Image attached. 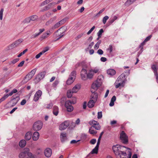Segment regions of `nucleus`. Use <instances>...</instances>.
<instances>
[{"label": "nucleus", "instance_id": "nucleus-1", "mask_svg": "<svg viewBox=\"0 0 158 158\" xmlns=\"http://www.w3.org/2000/svg\"><path fill=\"white\" fill-rule=\"evenodd\" d=\"M75 101H71L70 100L66 101L65 103V106L67 110V111L69 112L72 111L73 110V107L72 106V104H75Z\"/></svg>", "mask_w": 158, "mask_h": 158}, {"label": "nucleus", "instance_id": "nucleus-2", "mask_svg": "<svg viewBox=\"0 0 158 158\" xmlns=\"http://www.w3.org/2000/svg\"><path fill=\"white\" fill-rule=\"evenodd\" d=\"M43 123L41 121H38L35 122L33 126V129L35 131H39L42 128Z\"/></svg>", "mask_w": 158, "mask_h": 158}, {"label": "nucleus", "instance_id": "nucleus-3", "mask_svg": "<svg viewBox=\"0 0 158 158\" xmlns=\"http://www.w3.org/2000/svg\"><path fill=\"white\" fill-rule=\"evenodd\" d=\"M120 139L122 142L125 144H127L128 142V137L126 134L123 131L120 134Z\"/></svg>", "mask_w": 158, "mask_h": 158}, {"label": "nucleus", "instance_id": "nucleus-4", "mask_svg": "<svg viewBox=\"0 0 158 158\" xmlns=\"http://www.w3.org/2000/svg\"><path fill=\"white\" fill-rule=\"evenodd\" d=\"M89 123L90 125H92L91 127H93L97 130H99L101 129V126L99 123L94 120H92L89 121Z\"/></svg>", "mask_w": 158, "mask_h": 158}, {"label": "nucleus", "instance_id": "nucleus-5", "mask_svg": "<svg viewBox=\"0 0 158 158\" xmlns=\"http://www.w3.org/2000/svg\"><path fill=\"white\" fill-rule=\"evenodd\" d=\"M46 74L45 71L42 72L37 75L35 79L36 83H38L41 80L43 79Z\"/></svg>", "mask_w": 158, "mask_h": 158}, {"label": "nucleus", "instance_id": "nucleus-6", "mask_svg": "<svg viewBox=\"0 0 158 158\" xmlns=\"http://www.w3.org/2000/svg\"><path fill=\"white\" fill-rule=\"evenodd\" d=\"M121 147H125L124 146H121L119 145H116L113 146L112 149L114 153L116 155H119V152L120 151V149H121Z\"/></svg>", "mask_w": 158, "mask_h": 158}, {"label": "nucleus", "instance_id": "nucleus-7", "mask_svg": "<svg viewBox=\"0 0 158 158\" xmlns=\"http://www.w3.org/2000/svg\"><path fill=\"white\" fill-rule=\"evenodd\" d=\"M69 125V123L68 121H65L62 123L60 126L59 129L63 130L66 129Z\"/></svg>", "mask_w": 158, "mask_h": 158}, {"label": "nucleus", "instance_id": "nucleus-8", "mask_svg": "<svg viewBox=\"0 0 158 158\" xmlns=\"http://www.w3.org/2000/svg\"><path fill=\"white\" fill-rule=\"evenodd\" d=\"M151 68L153 70L154 75L156 77V81L158 82V74L156 65L155 64L152 65L151 66Z\"/></svg>", "mask_w": 158, "mask_h": 158}, {"label": "nucleus", "instance_id": "nucleus-9", "mask_svg": "<svg viewBox=\"0 0 158 158\" xmlns=\"http://www.w3.org/2000/svg\"><path fill=\"white\" fill-rule=\"evenodd\" d=\"M102 78L103 79V76L102 75H101L99 76L97 80L95 81L94 82L95 84L97 85V86L99 87H100L102 85Z\"/></svg>", "mask_w": 158, "mask_h": 158}, {"label": "nucleus", "instance_id": "nucleus-10", "mask_svg": "<svg viewBox=\"0 0 158 158\" xmlns=\"http://www.w3.org/2000/svg\"><path fill=\"white\" fill-rule=\"evenodd\" d=\"M65 19H64L61 20L60 21L56 24L53 26L52 27V29H55L59 27L61 25L63 24L64 23L65 21Z\"/></svg>", "mask_w": 158, "mask_h": 158}, {"label": "nucleus", "instance_id": "nucleus-11", "mask_svg": "<svg viewBox=\"0 0 158 158\" xmlns=\"http://www.w3.org/2000/svg\"><path fill=\"white\" fill-rule=\"evenodd\" d=\"M42 94V92L41 90H39L34 95L33 99L34 100L35 102L37 101L38 100L39 98L41 96Z\"/></svg>", "mask_w": 158, "mask_h": 158}, {"label": "nucleus", "instance_id": "nucleus-12", "mask_svg": "<svg viewBox=\"0 0 158 158\" xmlns=\"http://www.w3.org/2000/svg\"><path fill=\"white\" fill-rule=\"evenodd\" d=\"M44 153L45 156L46 157H50L52 154V151L51 149L49 148H46L44 150Z\"/></svg>", "mask_w": 158, "mask_h": 158}, {"label": "nucleus", "instance_id": "nucleus-13", "mask_svg": "<svg viewBox=\"0 0 158 158\" xmlns=\"http://www.w3.org/2000/svg\"><path fill=\"white\" fill-rule=\"evenodd\" d=\"M152 37V35H150L149 36L147 37L146 38V39H145L140 44L139 46V48H141V49H143V45L145 44V43L149 41L150 39Z\"/></svg>", "mask_w": 158, "mask_h": 158}, {"label": "nucleus", "instance_id": "nucleus-14", "mask_svg": "<svg viewBox=\"0 0 158 158\" xmlns=\"http://www.w3.org/2000/svg\"><path fill=\"white\" fill-rule=\"evenodd\" d=\"M126 75L124 73H122L117 78L116 81H125Z\"/></svg>", "mask_w": 158, "mask_h": 158}, {"label": "nucleus", "instance_id": "nucleus-15", "mask_svg": "<svg viewBox=\"0 0 158 158\" xmlns=\"http://www.w3.org/2000/svg\"><path fill=\"white\" fill-rule=\"evenodd\" d=\"M50 31H48L46 33L43 34L40 38V40H43L45 39L48 37L50 35Z\"/></svg>", "mask_w": 158, "mask_h": 158}, {"label": "nucleus", "instance_id": "nucleus-16", "mask_svg": "<svg viewBox=\"0 0 158 158\" xmlns=\"http://www.w3.org/2000/svg\"><path fill=\"white\" fill-rule=\"evenodd\" d=\"M12 98L11 100L13 101L14 103H13L12 106H15L18 102L19 100V96H16L14 97V96H13L12 97Z\"/></svg>", "mask_w": 158, "mask_h": 158}, {"label": "nucleus", "instance_id": "nucleus-17", "mask_svg": "<svg viewBox=\"0 0 158 158\" xmlns=\"http://www.w3.org/2000/svg\"><path fill=\"white\" fill-rule=\"evenodd\" d=\"M92 94L91 95V100L96 102L98 98V94L97 93H92Z\"/></svg>", "mask_w": 158, "mask_h": 158}, {"label": "nucleus", "instance_id": "nucleus-18", "mask_svg": "<svg viewBox=\"0 0 158 158\" xmlns=\"http://www.w3.org/2000/svg\"><path fill=\"white\" fill-rule=\"evenodd\" d=\"M40 134L37 131L34 132L32 136V139L33 140H37L39 137Z\"/></svg>", "mask_w": 158, "mask_h": 158}, {"label": "nucleus", "instance_id": "nucleus-19", "mask_svg": "<svg viewBox=\"0 0 158 158\" xmlns=\"http://www.w3.org/2000/svg\"><path fill=\"white\" fill-rule=\"evenodd\" d=\"M98 86H97V85L95 84L94 82L93 83L91 86V91L92 93H94L98 89Z\"/></svg>", "mask_w": 158, "mask_h": 158}, {"label": "nucleus", "instance_id": "nucleus-20", "mask_svg": "<svg viewBox=\"0 0 158 158\" xmlns=\"http://www.w3.org/2000/svg\"><path fill=\"white\" fill-rule=\"evenodd\" d=\"M56 3L55 2H52L48 4L47 6H46L44 8V10H47L50 9L51 7H52L54 5L56 4Z\"/></svg>", "mask_w": 158, "mask_h": 158}, {"label": "nucleus", "instance_id": "nucleus-21", "mask_svg": "<svg viewBox=\"0 0 158 158\" xmlns=\"http://www.w3.org/2000/svg\"><path fill=\"white\" fill-rule=\"evenodd\" d=\"M81 88V85H76L73 88L72 90V92L76 93Z\"/></svg>", "mask_w": 158, "mask_h": 158}, {"label": "nucleus", "instance_id": "nucleus-22", "mask_svg": "<svg viewBox=\"0 0 158 158\" xmlns=\"http://www.w3.org/2000/svg\"><path fill=\"white\" fill-rule=\"evenodd\" d=\"M59 113V109L58 106H54L53 107V114L55 115H57Z\"/></svg>", "mask_w": 158, "mask_h": 158}, {"label": "nucleus", "instance_id": "nucleus-23", "mask_svg": "<svg viewBox=\"0 0 158 158\" xmlns=\"http://www.w3.org/2000/svg\"><path fill=\"white\" fill-rule=\"evenodd\" d=\"M32 134L31 132H28L25 134V139L27 140H29L31 138Z\"/></svg>", "mask_w": 158, "mask_h": 158}, {"label": "nucleus", "instance_id": "nucleus-24", "mask_svg": "<svg viewBox=\"0 0 158 158\" xmlns=\"http://www.w3.org/2000/svg\"><path fill=\"white\" fill-rule=\"evenodd\" d=\"M96 102L93 101V100H90L88 102L87 105L88 107L89 108H91L94 107Z\"/></svg>", "mask_w": 158, "mask_h": 158}, {"label": "nucleus", "instance_id": "nucleus-25", "mask_svg": "<svg viewBox=\"0 0 158 158\" xmlns=\"http://www.w3.org/2000/svg\"><path fill=\"white\" fill-rule=\"evenodd\" d=\"M99 145L97 144L96 147L94 149H93L92 150V151L90 153L91 154H97L98 152Z\"/></svg>", "mask_w": 158, "mask_h": 158}, {"label": "nucleus", "instance_id": "nucleus-26", "mask_svg": "<svg viewBox=\"0 0 158 158\" xmlns=\"http://www.w3.org/2000/svg\"><path fill=\"white\" fill-rule=\"evenodd\" d=\"M107 74L111 76H113L116 73V72L115 70L113 69H109L107 70Z\"/></svg>", "mask_w": 158, "mask_h": 158}, {"label": "nucleus", "instance_id": "nucleus-27", "mask_svg": "<svg viewBox=\"0 0 158 158\" xmlns=\"http://www.w3.org/2000/svg\"><path fill=\"white\" fill-rule=\"evenodd\" d=\"M26 144V142L25 140H21L19 142V146L21 148H23L25 146Z\"/></svg>", "mask_w": 158, "mask_h": 158}, {"label": "nucleus", "instance_id": "nucleus-28", "mask_svg": "<svg viewBox=\"0 0 158 158\" xmlns=\"http://www.w3.org/2000/svg\"><path fill=\"white\" fill-rule=\"evenodd\" d=\"M120 82L117 84L115 85V88H117L120 86L123 87L125 83V81H118Z\"/></svg>", "mask_w": 158, "mask_h": 158}, {"label": "nucleus", "instance_id": "nucleus-29", "mask_svg": "<svg viewBox=\"0 0 158 158\" xmlns=\"http://www.w3.org/2000/svg\"><path fill=\"white\" fill-rule=\"evenodd\" d=\"M30 17L31 19V20L32 21H35L38 18V16L36 15H34L30 16Z\"/></svg>", "mask_w": 158, "mask_h": 158}, {"label": "nucleus", "instance_id": "nucleus-30", "mask_svg": "<svg viewBox=\"0 0 158 158\" xmlns=\"http://www.w3.org/2000/svg\"><path fill=\"white\" fill-rule=\"evenodd\" d=\"M92 127H90L89 130V132L91 134L93 135H96L97 132V131H95L94 130L92 129Z\"/></svg>", "mask_w": 158, "mask_h": 158}, {"label": "nucleus", "instance_id": "nucleus-31", "mask_svg": "<svg viewBox=\"0 0 158 158\" xmlns=\"http://www.w3.org/2000/svg\"><path fill=\"white\" fill-rule=\"evenodd\" d=\"M94 75V74L92 73V71H91L90 70H89V73L87 74V78L89 79H91L93 77Z\"/></svg>", "mask_w": 158, "mask_h": 158}, {"label": "nucleus", "instance_id": "nucleus-32", "mask_svg": "<svg viewBox=\"0 0 158 158\" xmlns=\"http://www.w3.org/2000/svg\"><path fill=\"white\" fill-rule=\"evenodd\" d=\"M32 77L30 75L29 73L25 77L24 80H25L26 82H27L30 80Z\"/></svg>", "mask_w": 158, "mask_h": 158}, {"label": "nucleus", "instance_id": "nucleus-33", "mask_svg": "<svg viewBox=\"0 0 158 158\" xmlns=\"http://www.w3.org/2000/svg\"><path fill=\"white\" fill-rule=\"evenodd\" d=\"M23 40L22 39H19L14 42L16 46H18L23 41Z\"/></svg>", "mask_w": 158, "mask_h": 158}, {"label": "nucleus", "instance_id": "nucleus-34", "mask_svg": "<svg viewBox=\"0 0 158 158\" xmlns=\"http://www.w3.org/2000/svg\"><path fill=\"white\" fill-rule=\"evenodd\" d=\"M101 43V41L100 40H99L96 44L94 46V49H97L99 47V45Z\"/></svg>", "mask_w": 158, "mask_h": 158}, {"label": "nucleus", "instance_id": "nucleus-35", "mask_svg": "<svg viewBox=\"0 0 158 158\" xmlns=\"http://www.w3.org/2000/svg\"><path fill=\"white\" fill-rule=\"evenodd\" d=\"M103 133H104V132L103 131H102L100 133V136H99V138H98V142H97V144L98 145H100V140H101V139L102 136L103 135Z\"/></svg>", "mask_w": 158, "mask_h": 158}, {"label": "nucleus", "instance_id": "nucleus-36", "mask_svg": "<svg viewBox=\"0 0 158 158\" xmlns=\"http://www.w3.org/2000/svg\"><path fill=\"white\" fill-rule=\"evenodd\" d=\"M117 18V17L116 16H114L113 18H112V19H110V21H109V22H108L109 23V24H112V23H113L115 20Z\"/></svg>", "mask_w": 158, "mask_h": 158}, {"label": "nucleus", "instance_id": "nucleus-37", "mask_svg": "<svg viewBox=\"0 0 158 158\" xmlns=\"http://www.w3.org/2000/svg\"><path fill=\"white\" fill-rule=\"evenodd\" d=\"M74 93L73 92H72V90L71 91H69L67 92V97L68 98H70L72 96V94Z\"/></svg>", "mask_w": 158, "mask_h": 158}, {"label": "nucleus", "instance_id": "nucleus-38", "mask_svg": "<svg viewBox=\"0 0 158 158\" xmlns=\"http://www.w3.org/2000/svg\"><path fill=\"white\" fill-rule=\"evenodd\" d=\"M19 60V58L15 59L12 61H11L10 62H9V64H14L17 62Z\"/></svg>", "mask_w": 158, "mask_h": 158}, {"label": "nucleus", "instance_id": "nucleus-39", "mask_svg": "<svg viewBox=\"0 0 158 158\" xmlns=\"http://www.w3.org/2000/svg\"><path fill=\"white\" fill-rule=\"evenodd\" d=\"M90 70L91 71H92V73H93L94 74V73H98L99 70V69L97 68H96L94 69H91Z\"/></svg>", "mask_w": 158, "mask_h": 158}, {"label": "nucleus", "instance_id": "nucleus-40", "mask_svg": "<svg viewBox=\"0 0 158 158\" xmlns=\"http://www.w3.org/2000/svg\"><path fill=\"white\" fill-rule=\"evenodd\" d=\"M53 106V104L52 103H51L49 104L45 105L44 107L47 109H50Z\"/></svg>", "mask_w": 158, "mask_h": 158}, {"label": "nucleus", "instance_id": "nucleus-41", "mask_svg": "<svg viewBox=\"0 0 158 158\" xmlns=\"http://www.w3.org/2000/svg\"><path fill=\"white\" fill-rule=\"evenodd\" d=\"M36 71V69H35L31 71L29 73L30 75L33 77L35 75Z\"/></svg>", "mask_w": 158, "mask_h": 158}, {"label": "nucleus", "instance_id": "nucleus-42", "mask_svg": "<svg viewBox=\"0 0 158 158\" xmlns=\"http://www.w3.org/2000/svg\"><path fill=\"white\" fill-rule=\"evenodd\" d=\"M76 72L75 71H73L71 73L69 76L73 77V78H76Z\"/></svg>", "mask_w": 158, "mask_h": 158}, {"label": "nucleus", "instance_id": "nucleus-43", "mask_svg": "<svg viewBox=\"0 0 158 158\" xmlns=\"http://www.w3.org/2000/svg\"><path fill=\"white\" fill-rule=\"evenodd\" d=\"M109 19V17L107 16H105L102 19V22L104 24H105L106 22V21Z\"/></svg>", "mask_w": 158, "mask_h": 158}, {"label": "nucleus", "instance_id": "nucleus-44", "mask_svg": "<svg viewBox=\"0 0 158 158\" xmlns=\"http://www.w3.org/2000/svg\"><path fill=\"white\" fill-rule=\"evenodd\" d=\"M8 97L7 95H4V96L0 99V103L5 100Z\"/></svg>", "mask_w": 158, "mask_h": 158}, {"label": "nucleus", "instance_id": "nucleus-45", "mask_svg": "<svg viewBox=\"0 0 158 158\" xmlns=\"http://www.w3.org/2000/svg\"><path fill=\"white\" fill-rule=\"evenodd\" d=\"M119 155H118L119 156L120 158H121V155H122L124 156H127L126 152H124L122 151H120L119 152Z\"/></svg>", "mask_w": 158, "mask_h": 158}, {"label": "nucleus", "instance_id": "nucleus-46", "mask_svg": "<svg viewBox=\"0 0 158 158\" xmlns=\"http://www.w3.org/2000/svg\"><path fill=\"white\" fill-rule=\"evenodd\" d=\"M27 50H28L27 49H26L25 50H24L22 52H21L19 55H18V57H19L22 55L24 54L27 51Z\"/></svg>", "mask_w": 158, "mask_h": 158}, {"label": "nucleus", "instance_id": "nucleus-47", "mask_svg": "<svg viewBox=\"0 0 158 158\" xmlns=\"http://www.w3.org/2000/svg\"><path fill=\"white\" fill-rule=\"evenodd\" d=\"M104 32V31L102 29H100L97 33L98 36H101L102 33Z\"/></svg>", "mask_w": 158, "mask_h": 158}, {"label": "nucleus", "instance_id": "nucleus-48", "mask_svg": "<svg viewBox=\"0 0 158 158\" xmlns=\"http://www.w3.org/2000/svg\"><path fill=\"white\" fill-rule=\"evenodd\" d=\"M107 50L109 51L110 53H111L113 51V46L112 45H110L109 48L107 49Z\"/></svg>", "mask_w": 158, "mask_h": 158}, {"label": "nucleus", "instance_id": "nucleus-49", "mask_svg": "<svg viewBox=\"0 0 158 158\" xmlns=\"http://www.w3.org/2000/svg\"><path fill=\"white\" fill-rule=\"evenodd\" d=\"M4 11L3 8H2L0 11V19L1 20H2L3 17V13Z\"/></svg>", "mask_w": 158, "mask_h": 158}, {"label": "nucleus", "instance_id": "nucleus-50", "mask_svg": "<svg viewBox=\"0 0 158 158\" xmlns=\"http://www.w3.org/2000/svg\"><path fill=\"white\" fill-rule=\"evenodd\" d=\"M87 74L81 75V78L84 80H85L87 78Z\"/></svg>", "mask_w": 158, "mask_h": 158}, {"label": "nucleus", "instance_id": "nucleus-51", "mask_svg": "<svg viewBox=\"0 0 158 158\" xmlns=\"http://www.w3.org/2000/svg\"><path fill=\"white\" fill-rule=\"evenodd\" d=\"M31 20L30 17L26 18L24 20V22L26 23H30Z\"/></svg>", "mask_w": 158, "mask_h": 158}, {"label": "nucleus", "instance_id": "nucleus-52", "mask_svg": "<svg viewBox=\"0 0 158 158\" xmlns=\"http://www.w3.org/2000/svg\"><path fill=\"white\" fill-rule=\"evenodd\" d=\"M16 47V46L14 42L13 43L11 44L10 45H9L8 46V48L9 49H11L13 48H15Z\"/></svg>", "mask_w": 158, "mask_h": 158}, {"label": "nucleus", "instance_id": "nucleus-53", "mask_svg": "<svg viewBox=\"0 0 158 158\" xmlns=\"http://www.w3.org/2000/svg\"><path fill=\"white\" fill-rule=\"evenodd\" d=\"M95 26H93L91 29H90L88 32L87 33V34L88 35H89L93 31V30L95 29Z\"/></svg>", "mask_w": 158, "mask_h": 158}, {"label": "nucleus", "instance_id": "nucleus-54", "mask_svg": "<svg viewBox=\"0 0 158 158\" xmlns=\"http://www.w3.org/2000/svg\"><path fill=\"white\" fill-rule=\"evenodd\" d=\"M102 117V112H99L98 113V119H100Z\"/></svg>", "mask_w": 158, "mask_h": 158}, {"label": "nucleus", "instance_id": "nucleus-55", "mask_svg": "<svg viewBox=\"0 0 158 158\" xmlns=\"http://www.w3.org/2000/svg\"><path fill=\"white\" fill-rule=\"evenodd\" d=\"M49 2H50L49 0H46L41 3V6H44Z\"/></svg>", "mask_w": 158, "mask_h": 158}, {"label": "nucleus", "instance_id": "nucleus-56", "mask_svg": "<svg viewBox=\"0 0 158 158\" xmlns=\"http://www.w3.org/2000/svg\"><path fill=\"white\" fill-rule=\"evenodd\" d=\"M59 81H58V80H56L52 85L54 87H56L57 85L59 83Z\"/></svg>", "mask_w": 158, "mask_h": 158}, {"label": "nucleus", "instance_id": "nucleus-57", "mask_svg": "<svg viewBox=\"0 0 158 158\" xmlns=\"http://www.w3.org/2000/svg\"><path fill=\"white\" fill-rule=\"evenodd\" d=\"M85 74H87L86 70L85 69H82L81 71V75Z\"/></svg>", "mask_w": 158, "mask_h": 158}, {"label": "nucleus", "instance_id": "nucleus-58", "mask_svg": "<svg viewBox=\"0 0 158 158\" xmlns=\"http://www.w3.org/2000/svg\"><path fill=\"white\" fill-rule=\"evenodd\" d=\"M97 53L99 55H102L103 53V52L102 50L99 49L97 51Z\"/></svg>", "mask_w": 158, "mask_h": 158}, {"label": "nucleus", "instance_id": "nucleus-59", "mask_svg": "<svg viewBox=\"0 0 158 158\" xmlns=\"http://www.w3.org/2000/svg\"><path fill=\"white\" fill-rule=\"evenodd\" d=\"M96 142V139H92L90 141V143L91 144H94Z\"/></svg>", "mask_w": 158, "mask_h": 158}, {"label": "nucleus", "instance_id": "nucleus-60", "mask_svg": "<svg viewBox=\"0 0 158 158\" xmlns=\"http://www.w3.org/2000/svg\"><path fill=\"white\" fill-rule=\"evenodd\" d=\"M83 35V33H81L78 35H77V36L75 38L76 40H77L79 39L81 37H82Z\"/></svg>", "mask_w": 158, "mask_h": 158}, {"label": "nucleus", "instance_id": "nucleus-61", "mask_svg": "<svg viewBox=\"0 0 158 158\" xmlns=\"http://www.w3.org/2000/svg\"><path fill=\"white\" fill-rule=\"evenodd\" d=\"M24 61L23 60L18 65V67H22L24 63Z\"/></svg>", "mask_w": 158, "mask_h": 158}, {"label": "nucleus", "instance_id": "nucleus-62", "mask_svg": "<svg viewBox=\"0 0 158 158\" xmlns=\"http://www.w3.org/2000/svg\"><path fill=\"white\" fill-rule=\"evenodd\" d=\"M80 141V140H78L77 141L75 140H73L70 142V143L71 144L75 143H77V142L79 141Z\"/></svg>", "mask_w": 158, "mask_h": 158}, {"label": "nucleus", "instance_id": "nucleus-63", "mask_svg": "<svg viewBox=\"0 0 158 158\" xmlns=\"http://www.w3.org/2000/svg\"><path fill=\"white\" fill-rule=\"evenodd\" d=\"M66 133H61L60 135V137H62V138H66Z\"/></svg>", "mask_w": 158, "mask_h": 158}, {"label": "nucleus", "instance_id": "nucleus-64", "mask_svg": "<svg viewBox=\"0 0 158 158\" xmlns=\"http://www.w3.org/2000/svg\"><path fill=\"white\" fill-rule=\"evenodd\" d=\"M100 60L102 62H104L106 61L107 59L105 57H102L101 58Z\"/></svg>", "mask_w": 158, "mask_h": 158}]
</instances>
